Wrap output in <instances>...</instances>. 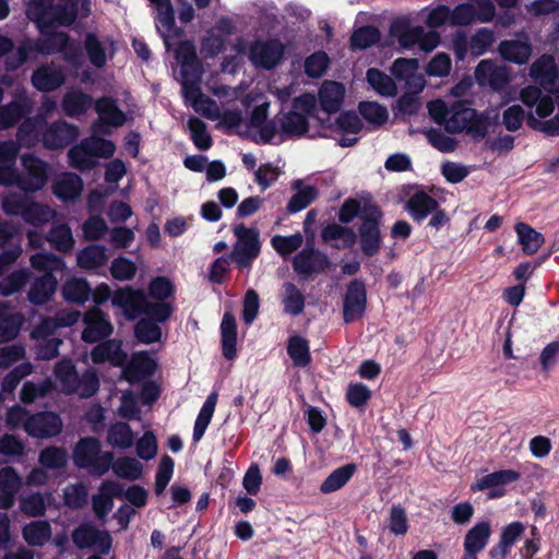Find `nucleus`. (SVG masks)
I'll return each instance as SVG.
<instances>
[{"label": "nucleus", "mask_w": 559, "mask_h": 559, "mask_svg": "<svg viewBox=\"0 0 559 559\" xmlns=\"http://www.w3.org/2000/svg\"><path fill=\"white\" fill-rule=\"evenodd\" d=\"M330 265V260L326 254L307 243L306 247L299 251L293 260V267L295 272L300 275H310L312 273L324 272Z\"/></svg>", "instance_id": "obj_15"}, {"label": "nucleus", "mask_w": 559, "mask_h": 559, "mask_svg": "<svg viewBox=\"0 0 559 559\" xmlns=\"http://www.w3.org/2000/svg\"><path fill=\"white\" fill-rule=\"evenodd\" d=\"M84 50L91 64L103 69L116 53V41L110 36L100 37L90 32L84 37Z\"/></svg>", "instance_id": "obj_10"}, {"label": "nucleus", "mask_w": 559, "mask_h": 559, "mask_svg": "<svg viewBox=\"0 0 559 559\" xmlns=\"http://www.w3.org/2000/svg\"><path fill=\"white\" fill-rule=\"evenodd\" d=\"M202 74L203 70L199 59L180 64L182 94L195 95L200 87Z\"/></svg>", "instance_id": "obj_38"}, {"label": "nucleus", "mask_w": 559, "mask_h": 559, "mask_svg": "<svg viewBox=\"0 0 559 559\" xmlns=\"http://www.w3.org/2000/svg\"><path fill=\"white\" fill-rule=\"evenodd\" d=\"M79 3L86 13L90 12V0H62L61 4L53 7L51 25L53 23L63 26L71 25L76 19Z\"/></svg>", "instance_id": "obj_34"}, {"label": "nucleus", "mask_w": 559, "mask_h": 559, "mask_svg": "<svg viewBox=\"0 0 559 559\" xmlns=\"http://www.w3.org/2000/svg\"><path fill=\"white\" fill-rule=\"evenodd\" d=\"M116 145L99 136H90L68 152L70 165L81 171L96 166L98 158H109L114 155Z\"/></svg>", "instance_id": "obj_4"}, {"label": "nucleus", "mask_w": 559, "mask_h": 559, "mask_svg": "<svg viewBox=\"0 0 559 559\" xmlns=\"http://www.w3.org/2000/svg\"><path fill=\"white\" fill-rule=\"evenodd\" d=\"M356 468L355 464H346L336 468L321 484L320 491L322 493H331L343 488L353 477Z\"/></svg>", "instance_id": "obj_45"}, {"label": "nucleus", "mask_w": 559, "mask_h": 559, "mask_svg": "<svg viewBox=\"0 0 559 559\" xmlns=\"http://www.w3.org/2000/svg\"><path fill=\"white\" fill-rule=\"evenodd\" d=\"M222 334V350L226 359H234L236 357L237 345V325L233 314L226 312L221 323Z\"/></svg>", "instance_id": "obj_37"}, {"label": "nucleus", "mask_w": 559, "mask_h": 559, "mask_svg": "<svg viewBox=\"0 0 559 559\" xmlns=\"http://www.w3.org/2000/svg\"><path fill=\"white\" fill-rule=\"evenodd\" d=\"M316 107V98L311 94H302L293 102L290 111L283 114L280 118L282 131L287 135H301L307 131L308 122L306 115Z\"/></svg>", "instance_id": "obj_7"}, {"label": "nucleus", "mask_w": 559, "mask_h": 559, "mask_svg": "<svg viewBox=\"0 0 559 559\" xmlns=\"http://www.w3.org/2000/svg\"><path fill=\"white\" fill-rule=\"evenodd\" d=\"M21 162L23 169L21 173L14 171L12 186H17L24 192L41 190L48 180V164L33 154H24Z\"/></svg>", "instance_id": "obj_6"}, {"label": "nucleus", "mask_w": 559, "mask_h": 559, "mask_svg": "<svg viewBox=\"0 0 559 559\" xmlns=\"http://www.w3.org/2000/svg\"><path fill=\"white\" fill-rule=\"evenodd\" d=\"M134 335L140 343L152 344L162 338V329L152 319H141L134 326Z\"/></svg>", "instance_id": "obj_59"}, {"label": "nucleus", "mask_w": 559, "mask_h": 559, "mask_svg": "<svg viewBox=\"0 0 559 559\" xmlns=\"http://www.w3.org/2000/svg\"><path fill=\"white\" fill-rule=\"evenodd\" d=\"M110 468L120 478L135 480L142 476L143 465L134 457L112 459Z\"/></svg>", "instance_id": "obj_52"}, {"label": "nucleus", "mask_w": 559, "mask_h": 559, "mask_svg": "<svg viewBox=\"0 0 559 559\" xmlns=\"http://www.w3.org/2000/svg\"><path fill=\"white\" fill-rule=\"evenodd\" d=\"M183 97L190 102L195 112L211 120H216L219 118L221 110L217 103L214 99L203 95L201 87L198 88V93H195V95L191 96L189 94H183Z\"/></svg>", "instance_id": "obj_47"}, {"label": "nucleus", "mask_w": 559, "mask_h": 559, "mask_svg": "<svg viewBox=\"0 0 559 559\" xmlns=\"http://www.w3.org/2000/svg\"><path fill=\"white\" fill-rule=\"evenodd\" d=\"M234 233L237 242L234 246L231 258L240 267L250 265L260 253L259 231L243 225L236 226Z\"/></svg>", "instance_id": "obj_8"}, {"label": "nucleus", "mask_w": 559, "mask_h": 559, "mask_svg": "<svg viewBox=\"0 0 559 559\" xmlns=\"http://www.w3.org/2000/svg\"><path fill=\"white\" fill-rule=\"evenodd\" d=\"M295 191L287 204V211L292 214L306 209L318 197V190L310 185H306L302 180L297 179L292 183Z\"/></svg>", "instance_id": "obj_32"}, {"label": "nucleus", "mask_w": 559, "mask_h": 559, "mask_svg": "<svg viewBox=\"0 0 559 559\" xmlns=\"http://www.w3.org/2000/svg\"><path fill=\"white\" fill-rule=\"evenodd\" d=\"M284 53L283 45L277 40H258L249 49V60L257 68L270 70L276 67Z\"/></svg>", "instance_id": "obj_12"}, {"label": "nucleus", "mask_w": 559, "mask_h": 559, "mask_svg": "<svg viewBox=\"0 0 559 559\" xmlns=\"http://www.w3.org/2000/svg\"><path fill=\"white\" fill-rule=\"evenodd\" d=\"M32 110V100L25 91L15 94L14 100L0 106V130H7L17 123Z\"/></svg>", "instance_id": "obj_20"}, {"label": "nucleus", "mask_w": 559, "mask_h": 559, "mask_svg": "<svg viewBox=\"0 0 559 559\" xmlns=\"http://www.w3.org/2000/svg\"><path fill=\"white\" fill-rule=\"evenodd\" d=\"M7 305L0 304V344L14 340L21 330L23 317L20 313H12L4 317Z\"/></svg>", "instance_id": "obj_49"}, {"label": "nucleus", "mask_w": 559, "mask_h": 559, "mask_svg": "<svg viewBox=\"0 0 559 559\" xmlns=\"http://www.w3.org/2000/svg\"><path fill=\"white\" fill-rule=\"evenodd\" d=\"M91 358L96 364L109 361L115 366H122L127 360V354L122 352L120 341L109 340L95 346L91 352Z\"/></svg>", "instance_id": "obj_28"}, {"label": "nucleus", "mask_w": 559, "mask_h": 559, "mask_svg": "<svg viewBox=\"0 0 559 559\" xmlns=\"http://www.w3.org/2000/svg\"><path fill=\"white\" fill-rule=\"evenodd\" d=\"M188 128L194 145L200 150H209L212 146V139L206 130V124L197 117H190Z\"/></svg>", "instance_id": "obj_64"}, {"label": "nucleus", "mask_w": 559, "mask_h": 559, "mask_svg": "<svg viewBox=\"0 0 559 559\" xmlns=\"http://www.w3.org/2000/svg\"><path fill=\"white\" fill-rule=\"evenodd\" d=\"M157 367L155 359L147 352L134 353L124 369L127 379L138 382L152 376Z\"/></svg>", "instance_id": "obj_24"}, {"label": "nucleus", "mask_w": 559, "mask_h": 559, "mask_svg": "<svg viewBox=\"0 0 559 559\" xmlns=\"http://www.w3.org/2000/svg\"><path fill=\"white\" fill-rule=\"evenodd\" d=\"M31 280L28 269H21L12 272L0 282V294L2 296H11L20 292Z\"/></svg>", "instance_id": "obj_56"}, {"label": "nucleus", "mask_w": 559, "mask_h": 559, "mask_svg": "<svg viewBox=\"0 0 559 559\" xmlns=\"http://www.w3.org/2000/svg\"><path fill=\"white\" fill-rule=\"evenodd\" d=\"M83 190V181L73 173L60 175L53 182L52 192L62 201H73L80 197Z\"/></svg>", "instance_id": "obj_27"}, {"label": "nucleus", "mask_w": 559, "mask_h": 559, "mask_svg": "<svg viewBox=\"0 0 559 559\" xmlns=\"http://www.w3.org/2000/svg\"><path fill=\"white\" fill-rule=\"evenodd\" d=\"M83 323L85 328L82 332V340L86 343L102 341L108 337L114 331L108 316L96 307L84 313Z\"/></svg>", "instance_id": "obj_11"}, {"label": "nucleus", "mask_w": 559, "mask_h": 559, "mask_svg": "<svg viewBox=\"0 0 559 559\" xmlns=\"http://www.w3.org/2000/svg\"><path fill=\"white\" fill-rule=\"evenodd\" d=\"M61 294L67 301L82 305L91 298L92 288L86 280L73 276L64 282Z\"/></svg>", "instance_id": "obj_36"}, {"label": "nucleus", "mask_w": 559, "mask_h": 559, "mask_svg": "<svg viewBox=\"0 0 559 559\" xmlns=\"http://www.w3.org/2000/svg\"><path fill=\"white\" fill-rule=\"evenodd\" d=\"M345 88L341 83L325 81L319 90V99L322 109L328 112H336L343 103Z\"/></svg>", "instance_id": "obj_30"}, {"label": "nucleus", "mask_w": 559, "mask_h": 559, "mask_svg": "<svg viewBox=\"0 0 559 559\" xmlns=\"http://www.w3.org/2000/svg\"><path fill=\"white\" fill-rule=\"evenodd\" d=\"M92 97L80 90H71L62 98V109L69 117L83 115L92 105Z\"/></svg>", "instance_id": "obj_39"}, {"label": "nucleus", "mask_w": 559, "mask_h": 559, "mask_svg": "<svg viewBox=\"0 0 559 559\" xmlns=\"http://www.w3.org/2000/svg\"><path fill=\"white\" fill-rule=\"evenodd\" d=\"M367 81L382 96H394L396 94L397 88L392 78L378 69L367 71Z\"/></svg>", "instance_id": "obj_57"}, {"label": "nucleus", "mask_w": 559, "mask_h": 559, "mask_svg": "<svg viewBox=\"0 0 559 559\" xmlns=\"http://www.w3.org/2000/svg\"><path fill=\"white\" fill-rule=\"evenodd\" d=\"M19 151L20 144L15 141L0 142V185L12 186Z\"/></svg>", "instance_id": "obj_25"}, {"label": "nucleus", "mask_w": 559, "mask_h": 559, "mask_svg": "<svg viewBox=\"0 0 559 559\" xmlns=\"http://www.w3.org/2000/svg\"><path fill=\"white\" fill-rule=\"evenodd\" d=\"M519 478L520 474L518 472L512 469H501L478 478L477 481L472 485L471 489L473 491L489 489V499L500 498L504 495L502 487L518 480Z\"/></svg>", "instance_id": "obj_17"}, {"label": "nucleus", "mask_w": 559, "mask_h": 559, "mask_svg": "<svg viewBox=\"0 0 559 559\" xmlns=\"http://www.w3.org/2000/svg\"><path fill=\"white\" fill-rule=\"evenodd\" d=\"M430 117L450 133L466 132L474 140L484 139L490 127L488 115L478 114L475 109L466 106L462 102L454 103L451 107L441 99L432 100L428 104Z\"/></svg>", "instance_id": "obj_1"}, {"label": "nucleus", "mask_w": 559, "mask_h": 559, "mask_svg": "<svg viewBox=\"0 0 559 559\" xmlns=\"http://www.w3.org/2000/svg\"><path fill=\"white\" fill-rule=\"evenodd\" d=\"M380 217L381 212L374 207L371 217L365 218L359 227L361 250L368 257L374 255L381 247Z\"/></svg>", "instance_id": "obj_19"}, {"label": "nucleus", "mask_w": 559, "mask_h": 559, "mask_svg": "<svg viewBox=\"0 0 559 559\" xmlns=\"http://www.w3.org/2000/svg\"><path fill=\"white\" fill-rule=\"evenodd\" d=\"M53 389L52 380L47 378L38 383L26 381L21 390L20 397L24 403H33L37 399L45 397Z\"/></svg>", "instance_id": "obj_58"}, {"label": "nucleus", "mask_w": 559, "mask_h": 559, "mask_svg": "<svg viewBox=\"0 0 559 559\" xmlns=\"http://www.w3.org/2000/svg\"><path fill=\"white\" fill-rule=\"evenodd\" d=\"M78 136L76 127L66 121H56L49 124L43 133V144L50 150L61 148L72 143Z\"/></svg>", "instance_id": "obj_22"}, {"label": "nucleus", "mask_w": 559, "mask_h": 559, "mask_svg": "<svg viewBox=\"0 0 559 559\" xmlns=\"http://www.w3.org/2000/svg\"><path fill=\"white\" fill-rule=\"evenodd\" d=\"M55 374L59 381L60 390L67 394L90 397L99 389V380L94 369H87L80 376L73 362L69 359H62L56 365Z\"/></svg>", "instance_id": "obj_3"}, {"label": "nucleus", "mask_w": 559, "mask_h": 559, "mask_svg": "<svg viewBox=\"0 0 559 559\" xmlns=\"http://www.w3.org/2000/svg\"><path fill=\"white\" fill-rule=\"evenodd\" d=\"M475 78L479 85H488L495 91H500L509 82V72L506 67L498 66L491 60H481L476 67Z\"/></svg>", "instance_id": "obj_21"}, {"label": "nucleus", "mask_w": 559, "mask_h": 559, "mask_svg": "<svg viewBox=\"0 0 559 559\" xmlns=\"http://www.w3.org/2000/svg\"><path fill=\"white\" fill-rule=\"evenodd\" d=\"M7 305L0 304V344L14 340L21 330L23 317L20 313H12L4 317Z\"/></svg>", "instance_id": "obj_48"}, {"label": "nucleus", "mask_w": 559, "mask_h": 559, "mask_svg": "<svg viewBox=\"0 0 559 559\" xmlns=\"http://www.w3.org/2000/svg\"><path fill=\"white\" fill-rule=\"evenodd\" d=\"M31 264L34 269L51 273L52 271H63L66 262L53 253L39 252L31 257Z\"/></svg>", "instance_id": "obj_62"}, {"label": "nucleus", "mask_w": 559, "mask_h": 559, "mask_svg": "<svg viewBox=\"0 0 559 559\" xmlns=\"http://www.w3.org/2000/svg\"><path fill=\"white\" fill-rule=\"evenodd\" d=\"M69 44V35L64 32L45 34L38 41L26 39L15 52L5 59V69L13 71L23 66L35 53L52 55L64 50Z\"/></svg>", "instance_id": "obj_2"}, {"label": "nucleus", "mask_w": 559, "mask_h": 559, "mask_svg": "<svg viewBox=\"0 0 559 559\" xmlns=\"http://www.w3.org/2000/svg\"><path fill=\"white\" fill-rule=\"evenodd\" d=\"M73 461L78 467L87 468L91 474L102 476L110 469L112 453L102 451L97 439L83 438L74 449Z\"/></svg>", "instance_id": "obj_5"}, {"label": "nucleus", "mask_w": 559, "mask_h": 559, "mask_svg": "<svg viewBox=\"0 0 559 559\" xmlns=\"http://www.w3.org/2000/svg\"><path fill=\"white\" fill-rule=\"evenodd\" d=\"M48 241L61 252H69L74 247L72 230L67 224L53 226L48 234Z\"/></svg>", "instance_id": "obj_54"}, {"label": "nucleus", "mask_w": 559, "mask_h": 559, "mask_svg": "<svg viewBox=\"0 0 559 559\" xmlns=\"http://www.w3.org/2000/svg\"><path fill=\"white\" fill-rule=\"evenodd\" d=\"M23 537L31 546H43L51 537V526L47 521H34L23 528Z\"/></svg>", "instance_id": "obj_50"}, {"label": "nucleus", "mask_w": 559, "mask_h": 559, "mask_svg": "<svg viewBox=\"0 0 559 559\" xmlns=\"http://www.w3.org/2000/svg\"><path fill=\"white\" fill-rule=\"evenodd\" d=\"M62 429V420L52 412H41L28 417L25 431L35 438H50Z\"/></svg>", "instance_id": "obj_16"}, {"label": "nucleus", "mask_w": 559, "mask_h": 559, "mask_svg": "<svg viewBox=\"0 0 559 559\" xmlns=\"http://www.w3.org/2000/svg\"><path fill=\"white\" fill-rule=\"evenodd\" d=\"M491 536V526L487 521L476 523L465 535L463 550L469 554L478 555L489 543Z\"/></svg>", "instance_id": "obj_26"}, {"label": "nucleus", "mask_w": 559, "mask_h": 559, "mask_svg": "<svg viewBox=\"0 0 559 559\" xmlns=\"http://www.w3.org/2000/svg\"><path fill=\"white\" fill-rule=\"evenodd\" d=\"M530 76L549 92L559 90V72L551 56L544 55L534 61L530 68Z\"/></svg>", "instance_id": "obj_18"}, {"label": "nucleus", "mask_w": 559, "mask_h": 559, "mask_svg": "<svg viewBox=\"0 0 559 559\" xmlns=\"http://www.w3.org/2000/svg\"><path fill=\"white\" fill-rule=\"evenodd\" d=\"M111 302L122 310L127 319L134 320L143 313L147 297L143 290L124 287L114 293Z\"/></svg>", "instance_id": "obj_14"}, {"label": "nucleus", "mask_w": 559, "mask_h": 559, "mask_svg": "<svg viewBox=\"0 0 559 559\" xmlns=\"http://www.w3.org/2000/svg\"><path fill=\"white\" fill-rule=\"evenodd\" d=\"M157 11V20L162 28L158 26V32L164 37L165 44L168 46V38L166 32H170L175 25V12L170 0H148Z\"/></svg>", "instance_id": "obj_53"}, {"label": "nucleus", "mask_w": 559, "mask_h": 559, "mask_svg": "<svg viewBox=\"0 0 559 559\" xmlns=\"http://www.w3.org/2000/svg\"><path fill=\"white\" fill-rule=\"evenodd\" d=\"M515 231L519 242L526 254H534L543 246L544 236L525 223H518Z\"/></svg>", "instance_id": "obj_44"}, {"label": "nucleus", "mask_w": 559, "mask_h": 559, "mask_svg": "<svg viewBox=\"0 0 559 559\" xmlns=\"http://www.w3.org/2000/svg\"><path fill=\"white\" fill-rule=\"evenodd\" d=\"M287 352L296 366L305 367L310 362L308 341L300 336L289 338Z\"/></svg>", "instance_id": "obj_63"}, {"label": "nucleus", "mask_w": 559, "mask_h": 559, "mask_svg": "<svg viewBox=\"0 0 559 559\" xmlns=\"http://www.w3.org/2000/svg\"><path fill=\"white\" fill-rule=\"evenodd\" d=\"M501 56L511 62L523 64L532 53V47L523 40H503L499 46Z\"/></svg>", "instance_id": "obj_41"}, {"label": "nucleus", "mask_w": 559, "mask_h": 559, "mask_svg": "<svg viewBox=\"0 0 559 559\" xmlns=\"http://www.w3.org/2000/svg\"><path fill=\"white\" fill-rule=\"evenodd\" d=\"M57 284V278L52 273H45L32 284L28 290V300L37 306L48 302L56 292Z\"/></svg>", "instance_id": "obj_29"}, {"label": "nucleus", "mask_w": 559, "mask_h": 559, "mask_svg": "<svg viewBox=\"0 0 559 559\" xmlns=\"http://www.w3.org/2000/svg\"><path fill=\"white\" fill-rule=\"evenodd\" d=\"M66 81L64 71L53 63L44 64L37 68L32 75L33 86L40 92H51L63 85Z\"/></svg>", "instance_id": "obj_23"}, {"label": "nucleus", "mask_w": 559, "mask_h": 559, "mask_svg": "<svg viewBox=\"0 0 559 559\" xmlns=\"http://www.w3.org/2000/svg\"><path fill=\"white\" fill-rule=\"evenodd\" d=\"M95 110L99 120L111 127H121L126 122V115L119 109L116 99L102 97L95 102Z\"/></svg>", "instance_id": "obj_33"}, {"label": "nucleus", "mask_w": 559, "mask_h": 559, "mask_svg": "<svg viewBox=\"0 0 559 559\" xmlns=\"http://www.w3.org/2000/svg\"><path fill=\"white\" fill-rule=\"evenodd\" d=\"M53 10V0H29L26 13L43 31L44 27L51 25V14Z\"/></svg>", "instance_id": "obj_43"}, {"label": "nucleus", "mask_w": 559, "mask_h": 559, "mask_svg": "<svg viewBox=\"0 0 559 559\" xmlns=\"http://www.w3.org/2000/svg\"><path fill=\"white\" fill-rule=\"evenodd\" d=\"M32 199L23 193L10 192L2 199V210L10 216H22Z\"/></svg>", "instance_id": "obj_61"}, {"label": "nucleus", "mask_w": 559, "mask_h": 559, "mask_svg": "<svg viewBox=\"0 0 559 559\" xmlns=\"http://www.w3.org/2000/svg\"><path fill=\"white\" fill-rule=\"evenodd\" d=\"M391 33L403 48H411L418 44L423 26H408L404 22H396L392 25Z\"/></svg>", "instance_id": "obj_55"}, {"label": "nucleus", "mask_w": 559, "mask_h": 559, "mask_svg": "<svg viewBox=\"0 0 559 559\" xmlns=\"http://www.w3.org/2000/svg\"><path fill=\"white\" fill-rule=\"evenodd\" d=\"M55 215L56 212L49 206L31 201L22 217L28 224L40 226L50 222Z\"/></svg>", "instance_id": "obj_60"}, {"label": "nucleus", "mask_w": 559, "mask_h": 559, "mask_svg": "<svg viewBox=\"0 0 559 559\" xmlns=\"http://www.w3.org/2000/svg\"><path fill=\"white\" fill-rule=\"evenodd\" d=\"M324 242L336 249L350 248L356 242L357 236L355 231L338 224H330L321 235Z\"/></svg>", "instance_id": "obj_31"}, {"label": "nucleus", "mask_w": 559, "mask_h": 559, "mask_svg": "<svg viewBox=\"0 0 559 559\" xmlns=\"http://www.w3.org/2000/svg\"><path fill=\"white\" fill-rule=\"evenodd\" d=\"M108 255L106 248L99 245H91L82 249L78 255V265L84 270H95L106 264Z\"/></svg>", "instance_id": "obj_40"}, {"label": "nucleus", "mask_w": 559, "mask_h": 559, "mask_svg": "<svg viewBox=\"0 0 559 559\" xmlns=\"http://www.w3.org/2000/svg\"><path fill=\"white\" fill-rule=\"evenodd\" d=\"M217 393L212 392L205 400L203 406L201 407V411L195 419L193 427L192 438L194 442H199L203 438L205 430L212 420L215 406L217 403Z\"/></svg>", "instance_id": "obj_42"}, {"label": "nucleus", "mask_w": 559, "mask_h": 559, "mask_svg": "<svg viewBox=\"0 0 559 559\" xmlns=\"http://www.w3.org/2000/svg\"><path fill=\"white\" fill-rule=\"evenodd\" d=\"M366 287L360 281H352L346 289L343 304V318L346 323L360 319L366 310Z\"/></svg>", "instance_id": "obj_13"}, {"label": "nucleus", "mask_w": 559, "mask_h": 559, "mask_svg": "<svg viewBox=\"0 0 559 559\" xmlns=\"http://www.w3.org/2000/svg\"><path fill=\"white\" fill-rule=\"evenodd\" d=\"M438 206V202L429 194L416 192L408 199L406 209L414 221L421 222Z\"/></svg>", "instance_id": "obj_35"}, {"label": "nucleus", "mask_w": 559, "mask_h": 559, "mask_svg": "<svg viewBox=\"0 0 559 559\" xmlns=\"http://www.w3.org/2000/svg\"><path fill=\"white\" fill-rule=\"evenodd\" d=\"M282 302L284 311L292 316L300 314L305 308V297L293 283H285L283 285Z\"/></svg>", "instance_id": "obj_51"}, {"label": "nucleus", "mask_w": 559, "mask_h": 559, "mask_svg": "<svg viewBox=\"0 0 559 559\" xmlns=\"http://www.w3.org/2000/svg\"><path fill=\"white\" fill-rule=\"evenodd\" d=\"M72 540L76 548H95L102 555H108L111 549V536L107 531H100L91 523H83L72 532Z\"/></svg>", "instance_id": "obj_9"}, {"label": "nucleus", "mask_w": 559, "mask_h": 559, "mask_svg": "<svg viewBox=\"0 0 559 559\" xmlns=\"http://www.w3.org/2000/svg\"><path fill=\"white\" fill-rule=\"evenodd\" d=\"M135 436L127 423H115L107 431V442L117 449H129L134 443Z\"/></svg>", "instance_id": "obj_46"}]
</instances>
